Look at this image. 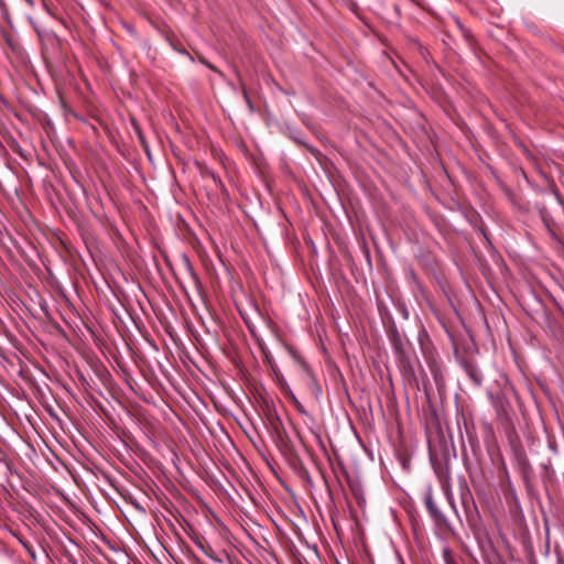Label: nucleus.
<instances>
[{
  "mask_svg": "<svg viewBox=\"0 0 564 564\" xmlns=\"http://www.w3.org/2000/svg\"><path fill=\"white\" fill-rule=\"evenodd\" d=\"M469 375H470V377H471L475 381H477V382H479V381H480V379H479V378H477V376H476L473 371H469Z\"/></svg>",
  "mask_w": 564,
  "mask_h": 564,
  "instance_id": "5",
  "label": "nucleus"
},
{
  "mask_svg": "<svg viewBox=\"0 0 564 564\" xmlns=\"http://www.w3.org/2000/svg\"><path fill=\"white\" fill-rule=\"evenodd\" d=\"M24 546L26 547V550L29 551V553L31 554L32 557H35L34 553L31 551V549L25 544L23 543Z\"/></svg>",
  "mask_w": 564,
  "mask_h": 564,
  "instance_id": "6",
  "label": "nucleus"
},
{
  "mask_svg": "<svg viewBox=\"0 0 564 564\" xmlns=\"http://www.w3.org/2000/svg\"><path fill=\"white\" fill-rule=\"evenodd\" d=\"M199 61H200L204 65H206L208 68H210V69H213V70H215V72H217V73H219V74H220V72H219V70H218L214 65L209 64V63H208V62H207L203 56H199Z\"/></svg>",
  "mask_w": 564,
  "mask_h": 564,
  "instance_id": "3",
  "label": "nucleus"
},
{
  "mask_svg": "<svg viewBox=\"0 0 564 564\" xmlns=\"http://www.w3.org/2000/svg\"><path fill=\"white\" fill-rule=\"evenodd\" d=\"M133 126H134V130H135V132H137V134L139 137V140H140L141 144H142V147L149 153L148 145H147V142H145L144 137L142 134V131L140 130L139 126L135 122H133Z\"/></svg>",
  "mask_w": 564,
  "mask_h": 564,
  "instance_id": "2",
  "label": "nucleus"
},
{
  "mask_svg": "<svg viewBox=\"0 0 564 564\" xmlns=\"http://www.w3.org/2000/svg\"><path fill=\"white\" fill-rule=\"evenodd\" d=\"M242 91H243V96H245V98H246V100H247L248 105L251 107L250 99H249V97H248V95H247V90H246V87H245L243 85H242Z\"/></svg>",
  "mask_w": 564,
  "mask_h": 564,
  "instance_id": "4",
  "label": "nucleus"
},
{
  "mask_svg": "<svg viewBox=\"0 0 564 564\" xmlns=\"http://www.w3.org/2000/svg\"><path fill=\"white\" fill-rule=\"evenodd\" d=\"M426 507L429 509V511L431 512V514L434 517V518H440L441 517V513L438 512L433 499L431 497H429L426 499Z\"/></svg>",
  "mask_w": 564,
  "mask_h": 564,
  "instance_id": "1",
  "label": "nucleus"
}]
</instances>
